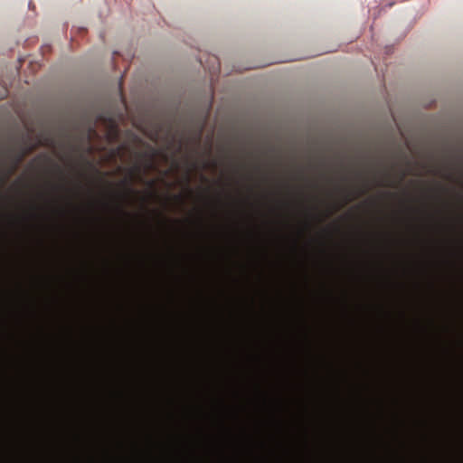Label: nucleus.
Here are the masks:
<instances>
[{
    "instance_id": "f257e3e1",
    "label": "nucleus",
    "mask_w": 463,
    "mask_h": 463,
    "mask_svg": "<svg viewBox=\"0 0 463 463\" xmlns=\"http://www.w3.org/2000/svg\"><path fill=\"white\" fill-rule=\"evenodd\" d=\"M140 172V166L139 165H136L134 166L133 168H131L129 170V179L128 180H125L123 182V184L124 186L126 187V190H127V193L128 194H134L136 193L131 187H130V184H131V182L133 180V178Z\"/></svg>"
},
{
    "instance_id": "f03ea898",
    "label": "nucleus",
    "mask_w": 463,
    "mask_h": 463,
    "mask_svg": "<svg viewBox=\"0 0 463 463\" xmlns=\"http://www.w3.org/2000/svg\"><path fill=\"white\" fill-rule=\"evenodd\" d=\"M23 156H20L16 158L15 163L14 165L9 169V171L5 175L4 178L2 179V184H5L8 177L15 171L17 165L22 161Z\"/></svg>"
},
{
    "instance_id": "7ed1b4c3",
    "label": "nucleus",
    "mask_w": 463,
    "mask_h": 463,
    "mask_svg": "<svg viewBox=\"0 0 463 463\" xmlns=\"http://www.w3.org/2000/svg\"><path fill=\"white\" fill-rule=\"evenodd\" d=\"M149 185H150V186H153V185H154V182H150V183H149Z\"/></svg>"
},
{
    "instance_id": "20e7f679",
    "label": "nucleus",
    "mask_w": 463,
    "mask_h": 463,
    "mask_svg": "<svg viewBox=\"0 0 463 463\" xmlns=\"http://www.w3.org/2000/svg\"><path fill=\"white\" fill-rule=\"evenodd\" d=\"M176 199H178V200H182V198H181V196H180V195L176 196Z\"/></svg>"
},
{
    "instance_id": "39448f33",
    "label": "nucleus",
    "mask_w": 463,
    "mask_h": 463,
    "mask_svg": "<svg viewBox=\"0 0 463 463\" xmlns=\"http://www.w3.org/2000/svg\"><path fill=\"white\" fill-rule=\"evenodd\" d=\"M350 201H351V198H349V197H348V199L346 200V202H345V203H348V202H350Z\"/></svg>"
},
{
    "instance_id": "423d86ee",
    "label": "nucleus",
    "mask_w": 463,
    "mask_h": 463,
    "mask_svg": "<svg viewBox=\"0 0 463 463\" xmlns=\"http://www.w3.org/2000/svg\"><path fill=\"white\" fill-rule=\"evenodd\" d=\"M0 463H9V461H0Z\"/></svg>"
}]
</instances>
